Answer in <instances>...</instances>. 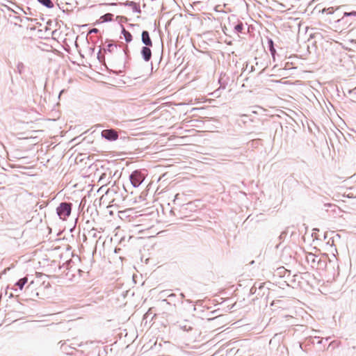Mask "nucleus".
I'll list each match as a JSON object with an SVG mask.
<instances>
[{
    "label": "nucleus",
    "instance_id": "f257e3e1",
    "mask_svg": "<svg viewBox=\"0 0 356 356\" xmlns=\"http://www.w3.org/2000/svg\"><path fill=\"white\" fill-rule=\"evenodd\" d=\"M356 22V11L343 12L341 17L334 21L336 27L340 26L343 29L350 27L351 25H355Z\"/></svg>",
    "mask_w": 356,
    "mask_h": 356
},
{
    "label": "nucleus",
    "instance_id": "f03ea898",
    "mask_svg": "<svg viewBox=\"0 0 356 356\" xmlns=\"http://www.w3.org/2000/svg\"><path fill=\"white\" fill-rule=\"evenodd\" d=\"M71 204L62 202L57 208V213L60 219L65 220L71 213Z\"/></svg>",
    "mask_w": 356,
    "mask_h": 356
},
{
    "label": "nucleus",
    "instance_id": "7ed1b4c3",
    "mask_svg": "<svg viewBox=\"0 0 356 356\" xmlns=\"http://www.w3.org/2000/svg\"><path fill=\"white\" fill-rule=\"evenodd\" d=\"M130 181L135 188L138 187L145 179V176L140 171L135 170L129 176Z\"/></svg>",
    "mask_w": 356,
    "mask_h": 356
},
{
    "label": "nucleus",
    "instance_id": "20e7f679",
    "mask_svg": "<svg viewBox=\"0 0 356 356\" xmlns=\"http://www.w3.org/2000/svg\"><path fill=\"white\" fill-rule=\"evenodd\" d=\"M102 136L108 140L113 141L118 139V134L114 129H105L102 131Z\"/></svg>",
    "mask_w": 356,
    "mask_h": 356
},
{
    "label": "nucleus",
    "instance_id": "39448f33",
    "mask_svg": "<svg viewBox=\"0 0 356 356\" xmlns=\"http://www.w3.org/2000/svg\"><path fill=\"white\" fill-rule=\"evenodd\" d=\"M141 55L145 61H149L152 58V51L149 47L145 46L142 47Z\"/></svg>",
    "mask_w": 356,
    "mask_h": 356
},
{
    "label": "nucleus",
    "instance_id": "423d86ee",
    "mask_svg": "<svg viewBox=\"0 0 356 356\" xmlns=\"http://www.w3.org/2000/svg\"><path fill=\"white\" fill-rule=\"evenodd\" d=\"M142 38V42L145 45V46H147V47H152V40L149 37V32L147 31H143L142 32V35H141Z\"/></svg>",
    "mask_w": 356,
    "mask_h": 356
},
{
    "label": "nucleus",
    "instance_id": "0eeeda50",
    "mask_svg": "<svg viewBox=\"0 0 356 356\" xmlns=\"http://www.w3.org/2000/svg\"><path fill=\"white\" fill-rule=\"evenodd\" d=\"M340 9H341V7H337L336 9H334L333 7H330V8H323L321 10V13H327V14H334V13H336V17H339L340 15H341L339 14Z\"/></svg>",
    "mask_w": 356,
    "mask_h": 356
},
{
    "label": "nucleus",
    "instance_id": "6e6552de",
    "mask_svg": "<svg viewBox=\"0 0 356 356\" xmlns=\"http://www.w3.org/2000/svg\"><path fill=\"white\" fill-rule=\"evenodd\" d=\"M122 33L124 35V39L127 42H130L132 40L131 34L122 27Z\"/></svg>",
    "mask_w": 356,
    "mask_h": 356
},
{
    "label": "nucleus",
    "instance_id": "1a4fd4ad",
    "mask_svg": "<svg viewBox=\"0 0 356 356\" xmlns=\"http://www.w3.org/2000/svg\"><path fill=\"white\" fill-rule=\"evenodd\" d=\"M41 4L44 6L48 8H51L54 7V3L51 0H38Z\"/></svg>",
    "mask_w": 356,
    "mask_h": 356
},
{
    "label": "nucleus",
    "instance_id": "9d476101",
    "mask_svg": "<svg viewBox=\"0 0 356 356\" xmlns=\"http://www.w3.org/2000/svg\"><path fill=\"white\" fill-rule=\"evenodd\" d=\"M27 281V277H23L17 282L16 285L19 287L20 290H22L24 286L26 284Z\"/></svg>",
    "mask_w": 356,
    "mask_h": 356
},
{
    "label": "nucleus",
    "instance_id": "9b49d317",
    "mask_svg": "<svg viewBox=\"0 0 356 356\" xmlns=\"http://www.w3.org/2000/svg\"><path fill=\"white\" fill-rule=\"evenodd\" d=\"M113 15L111 13H106L102 16L101 19H102L103 22H110L112 20Z\"/></svg>",
    "mask_w": 356,
    "mask_h": 356
},
{
    "label": "nucleus",
    "instance_id": "f8f14e48",
    "mask_svg": "<svg viewBox=\"0 0 356 356\" xmlns=\"http://www.w3.org/2000/svg\"><path fill=\"white\" fill-rule=\"evenodd\" d=\"M24 68V65L23 64V63L18 62L17 64V72H19V74H22Z\"/></svg>",
    "mask_w": 356,
    "mask_h": 356
},
{
    "label": "nucleus",
    "instance_id": "ddd939ff",
    "mask_svg": "<svg viewBox=\"0 0 356 356\" xmlns=\"http://www.w3.org/2000/svg\"><path fill=\"white\" fill-rule=\"evenodd\" d=\"M243 24L241 22L237 24L234 26V30L236 31V33H241L243 31Z\"/></svg>",
    "mask_w": 356,
    "mask_h": 356
},
{
    "label": "nucleus",
    "instance_id": "4468645a",
    "mask_svg": "<svg viewBox=\"0 0 356 356\" xmlns=\"http://www.w3.org/2000/svg\"><path fill=\"white\" fill-rule=\"evenodd\" d=\"M98 31L99 30L97 29L94 28L89 31V33H97Z\"/></svg>",
    "mask_w": 356,
    "mask_h": 356
},
{
    "label": "nucleus",
    "instance_id": "2eb2a0df",
    "mask_svg": "<svg viewBox=\"0 0 356 356\" xmlns=\"http://www.w3.org/2000/svg\"><path fill=\"white\" fill-rule=\"evenodd\" d=\"M134 10L136 12H137V13H140V8H138L136 6V5L135 3H134Z\"/></svg>",
    "mask_w": 356,
    "mask_h": 356
},
{
    "label": "nucleus",
    "instance_id": "dca6fc26",
    "mask_svg": "<svg viewBox=\"0 0 356 356\" xmlns=\"http://www.w3.org/2000/svg\"><path fill=\"white\" fill-rule=\"evenodd\" d=\"M63 92V90H61V92H60V95Z\"/></svg>",
    "mask_w": 356,
    "mask_h": 356
}]
</instances>
